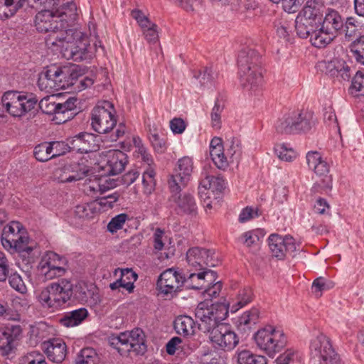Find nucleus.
<instances>
[{"instance_id": "obj_29", "label": "nucleus", "mask_w": 364, "mask_h": 364, "mask_svg": "<svg viewBox=\"0 0 364 364\" xmlns=\"http://www.w3.org/2000/svg\"><path fill=\"white\" fill-rule=\"evenodd\" d=\"M326 73L332 77H341L343 80H348L350 77V68L346 62L341 59H333L322 63Z\"/></svg>"}, {"instance_id": "obj_7", "label": "nucleus", "mask_w": 364, "mask_h": 364, "mask_svg": "<svg viewBox=\"0 0 364 364\" xmlns=\"http://www.w3.org/2000/svg\"><path fill=\"white\" fill-rule=\"evenodd\" d=\"M312 124V117L310 114L293 110L280 116L274 127L280 134H295L309 130Z\"/></svg>"}, {"instance_id": "obj_23", "label": "nucleus", "mask_w": 364, "mask_h": 364, "mask_svg": "<svg viewBox=\"0 0 364 364\" xmlns=\"http://www.w3.org/2000/svg\"><path fill=\"white\" fill-rule=\"evenodd\" d=\"M106 158L104 168L109 175L120 173L128 162L127 154L120 150H109Z\"/></svg>"}, {"instance_id": "obj_61", "label": "nucleus", "mask_w": 364, "mask_h": 364, "mask_svg": "<svg viewBox=\"0 0 364 364\" xmlns=\"http://www.w3.org/2000/svg\"><path fill=\"white\" fill-rule=\"evenodd\" d=\"M119 198V193L118 192H114L112 194L100 198L98 200V202H96L97 206L100 205L105 208H112L114 203L118 200Z\"/></svg>"}, {"instance_id": "obj_64", "label": "nucleus", "mask_w": 364, "mask_h": 364, "mask_svg": "<svg viewBox=\"0 0 364 364\" xmlns=\"http://www.w3.org/2000/svg\"><path fill=\"white\" fill-rule=\"evenodd\" d=\"M323 119L328 126H331L334 128L338 127L337 118L331 107L325 108Z\"/></svg>"}, {"instance_id": "obj_28", "label": "nucleus", "mask_w": 364, "mask_h": 364, "mask_svg": "<svg viewBox=\"0 0 364 364\" xmlns=\"http://www.w3.org/2000/svg\"><path fill=\"white\" fill-rule=\"evenodd\" d=\"M343 19L340 14L334 9H328L321 26L323 29L336 36L343 29Z\"/></svg>"}, {"instance_id": "obj_45", "label": "nucleus", "mask_w": 364, "mask_h": 364, "mask_svg": "<svg viewBox=\"0 0 364 364\" xmlns=\"http://www.w3.org/2000/svg\"><path fill=\"white\" fill-rule=\"evenodd\" d=\"M194 77L198 80L201 86L211 85L215 79V72L211 67H205L194 74Z\"/></svg>"}, {"instance_id": "obj_9", "label": "nucleus", "mask_w": 364, "mask_h": 364, "mask_svg": "<svg viewBox=\"0 0 364 364\" xmlns=\"http://www.w3.org/2000/svg\"><path fill=\"white\" fill-rule=\"evenodd\" d=\"M110 343L120 354L131 351L136 354H144L146 350L145 335L140 328L121 333L119 336L112 338Z\"/></svg>"}, {"instance_id": "obj_17", "label": "nucleus", "mask_w": 364, "mask_h": 364, "mask_svg": "<svg viewBox=\"0 0 364 364\" xmlns=\"http://www.w3.org/2000/svg\"><path fill=\"white\" fill-rule=\"evenodd\" d=\"M214 252L210 250L195 247L186 252V261L191 270L201 271L208 269V267L215 265L213 259Z\"/></svg>"}, {"instance_id": "obj_11", "label": "nucleus", "mask_w": 364, "mask_h": 364, "mask_svg": "<svg viewBox=\"0 0 364 364\" xmlns=\"http://www.w3.org/2000/svg\"><path fill=\"white\" fill-rule=\"evenodd\" d=\"M1 244L6 250L14 249L18 252H31L28 247V237L22 225L17 221H12L6 225L1 234Z\"/></svg>"}, {"instance_id": "obj_44", "label": "nucleus", "mask_w": 364, "mask_h": 364, "mask_svg": "<svg viewBox=\"0 0 364 364\" xmlns=\"http://www.w3.org/2000/svg\"><path fill=\"white\" fill-rule=\"evenodd\" d=\"M275 153L278 157L284 161H292L296 157V151L286 144H277L274 148Z\"/></svg>"}, {"instance_id": "obj_63", "label": "nucleus", "mask_w": 364, "mask_h": 364, "mask_svg": "<svg viewBox=\"0 0 364 364\" xmlns=\"http://www.w3.org/2000/svg\"><path fill=\"white\" fill-rule=\"evenodd\" d=\"M210 284L206 283L204 294L205 296L210 297V299L217 297L222 289V284L220 282H216L210 286Z\"/></svg>"}, {"instance_id": "obj_2", "label": "nucleus", "mask_w": 364, "mask_h": 364, "mask_svg": "<svg viewBox=\"0 0 364 364\" xmlns=\"http://www.w3.org/2000/svg\"><path fill=\"white\" fill-rule=\"evenodd\" d=\"M260 56L253 49L245 48L238 55L237 65L240 82L244 88L255 91L262 81V69L259 66Z\"/></svg>"}, {"instance_id": "obj_43", "label": "nucleus", "mask_w": 364, "mask_h": 364, "mask_svg": "<svg viewBox=\"0 0 364 364\" xmlns=\"http://www.w3.org/2000/svg\"><path fill=\"white\" fill-rule=\"evenodd\" d=\"M226 154L230 162L237 161L241 155L240 141L237 138H232L228 141L226 148Z\"/></svg>"}, {"instance_id": "obj_62", "label": "nucleus", "mask_w": 364, "mask_h": 364, "mask_svg": "<svg viewBox=\"0 0 364 364\" xmlns=\"http://www.w3.org/2000/svg\"><path fill=\"white\" fill-rule=\"evenodd\" d=\"M155 171L151 166H148L147 169L144 172L142 176V182L144 186L149 188V191L153 188L154 186Z\"/></svg>"}, {"instance_id": "obj_1", "label": "nucleus", "mask_w": 364, "mask_h": 364, "mask_svg": "<svg viewBox=\"0 0 364 364\" xmlns=\"http://www.w3.org/2000/svg\"><path fill=\"white\" fill-rule=\"evenodd\" d=\"M77 6L73 1L63 4L55 11L43 9L35 18L39 32L48 33L46 46L60 52L68 59L81 61L90 59L93 55L88 37L81 31L67 29L77 18Z\"/></svg>"}, {"instance_id": "obj_57", "label": "nucleus", "mask_w": 364, "mask_h": 364, "mask_svg": "<svg viewBox=\"0 0 364 364\" xmlns=\"http://www.w3.org/2000/svg\"><path fill=\"white\" fill-rule=\"evenodd\" d=\"M11 271L6 255L0 251V282H5Z\"/></svg>"}, {"instance_id": "obj_55", "label": "nucleus", "mask_w": 364, "mask_h": 364, "mask_svg": "<svg viewBox=\"0 0 364 364\" xmlns=\"http://www.w3.org/2000/svg\"><path fill=\"white\" fill-rule=\"evenodd\" d=\"M127 219V215L124 213L116 215L108 223L107 230L112 233L116 232L117 230L122 228Z\"/></svg>"}, {"instance_id": "obj_41", "label": "nucleus", "mask_w": 364, "mask_h": 364, "mask_svg": "<svg viewBox=\"0 0 364 364\" xmlns=\"http://www.w3.org/2000/svg\"><path fill=\"white\" fill-rule=\"evenodd\" d=\"M303 358L301 352L294 348H288L276 359L277 364H291L300 362Z\"/></svg>"}, {"instance_id": "obj_34", "label": "nucleus", "mask_w": 364, "mask_h": 364, "mask_svg": "<svg viewBox=\"0 0 364 364\" xmlns=\"http://www.w3.org/2000/svg\"><path fill=\"white\" fill-rule=\"evenodd\" d=\"M96 291L95 287H89L86 283L80 282L75 287H73V296L79 301L86 303L92 299H95Z\"/></svg>"}, {"instance_id": "obj_39", "label": "nucleus", "mask_w": 364, "mask_h": 364, "mask_svg": "<svg viewBox=\"0 0 364 364\" xmlns=\"http://www.w3.org/2000/svg\"><path fill=\"white\" fill-rule=\"evenodd\" d=\"M97 213L96 202L77 205L74 210L75 217L80 219L92 218Z\"/></svg>"}, {"instance_id": "obj_33", "label": "nucleus", "mask_w": 364, "mask_h": 364, "mask_svg": "<svg viewBox=\"0 0 364 364\" xmlns=\"http://www.w3.org/2000/svg\"><path fill=\"white\" fill-rule=\"evenodd\" d=\"M88 311L85 308H79L68 312L60 319L62 326L70 328L81 324L88 316Z\"/></svg>"}, {"instance_id": "obj_37", "label": "nucleus", "mask_w": 364, "mask_h": 364, "mask_svg": "<svg viewBox=\"0 0 364 364\" xmlns=\"http://www.w3.org/2000/svg\"><path fill=\"white\" fill-rule=\"evenodd\" d=\"M99 355L92 348H82L75 358V364H99Z\"/></svg>"}, {"instance_id": "obj_19", "label": "nucleus", "mask_w": 364, "mask_h": 364, "mask_svg": "<svg viewBox=\"0 0 364 364\" xmlns=\"http://www.w3.org/2000/svg\"><path fill=\"white\" fill-rule=\"evenodd\" d=\"M269 249L275 257L282 259L286 254H291L296 250L294 239L290 235L282 237L272 234L268 238Z\"/></svg>"}, {"instance_id": "obj_20", "label": "nucleus", "mask_w": 364, "mask_h": 364, "mask_svg": "<svg viewBox=\"0 0 364 364\" xmlns=\"http://www.w3.org/2000/svg\"><path fill=\"white\" fill-rule=\"evenodd\" d=\"M183 274V284L187 289H202L206 283L212 284L215 280V272L210 269L195 271Z\"/></svg>"}, {"instance_id": "obj_8", "label": "nucleus", "mask_w": 364, "mask_h": 364, "mask_svg": "<svg viewBox=\"0 0 364 364\" xmlns=\"http://www.w3.org/2000/svg\"><path fill=\"white\" fill-rule=\"evenodd\" d=\"M38 102L36 97L17 91H7L1 97V107L14 117H21L32 110Z\"/></svg>"}, {"instance_id": "obj_36", "label": "nucleus", "mask_w": 364, "mask_h": 364, "mask_svg": "<svg viewBox=\"0 0 364 364\" xmlns=\"http://www.w3.org/2000/svg\"><path fill=\"white\" fill-rule=\"evenodd\" d=\"M174 328L180 335H193L194 333V321L190 316H179L174 321Z\"/></svg>"}, {"instance_id": "obj_46", "label": "nucleus", "mask_w": 364, "mask_h": 364, "mask_svg": "<svg viewBox=\"0 0 364 364\" xmlns=\"http://www.w3.org/2000/svg\"><path fill=\"white\" fill-rule=\"evenodd\" d=\"M333 287L334 283L332 281L321 277L313 282L311 289L316 296H321L322 291L331 289Z\"/></svg>"}, {"instance_id": "obj_24", "label": "nucleus", "mask_w": 364, "mask_h": 364, "mask_svg": "<svg viewBox=\"0 0 364 364\" xmlns=\"http://www.w3.org/2000/svg\"><path fill=\"white\" fill-rule=\"evenodd\" d=\"M307 165L309 169L312 170L318 176L326 177L328 181H330V177L327 176L329 172L330 165L324 159L321 153L317 151H310L306 155Z\"/></svg>"}, {"instance_id": "obj_27", "label": "nucleus", "mask_w": 364, "mask_h": 364, "mask_svg": "<svg viewBox=\"0 0 364 364\" xmlns=\"http://www.w3.org/2000/svg\"><path fill=\"white\" fill-rule=\"evenodd\" d=\"M210 154L215 166L220 169H225L228 166L229 159L224 148L222 140L219 137H214L210 143Z\"/></svg>"}, {"instance_id": "obj_54", "label": "nucleus", "mask_w": 364, "mask_h": 364, "mask_svg": "<svg viewBox=\"0 0 364 364\" xmlns=\"http://www.w3.org/2000/svg\"><path fill=\"white\" fill-rule=\"evenodd\" d=\"M352 93L364 95V72L358 71L352 80L350 86Z\"/></svg>"}, {"instance_id": "obj_56", "label": "nucleus", "mask_w": 364, "mask_h": 364, "mask_svg": "<svg viewBox=\"0 0 364 364\" xmlns=\"http://www.w3.org/2000/svg\"><path fill=\"white\" fill-rule=\"evenodd\" d=\"M223 109V105H220L218 100H216L210 114L212 127L215 129H219L220 127V115Z\"/></svg>"}, {"instance_id": "obj_6", "label": "nucleus", "mask_w": 364, "mask_h": 364, "mask_svg": "<svg viewBox=\"0 0 364 364\" xmlns=\"http://www.w3.org/2000/svg\"><path fill=\"white\" fill-rule=\"evenodd\" d=\"M126 132V127L123 124H119L114 132L105 136L103 139L101 136L90 133H82L75 136L70 141V147L73 151L80 153H89L97 151L100 148V142L116 141L122 137Z\"/></svg>"}, {"instance_id": "obj_10", "label": "nucleus", "mask_w": 364, "mask_h": 364, "mask_svg": "<svg viewBox=\"0 0 364 364\" xmlns=\"http://www.w3.org/2000/svg\"><path fill=\"white\" fill-rule=\"evenodd\" d=\"M91 115V126L99 134H109L117 125L115 109L109 101L99 102Z\"/></svg>"}, {"instance_id": "obj_53", "label": "nucleus", "mask_w": 364, "mask_h": 364, "mask_svg": "<svg viewBox=\"0 0 364 364\" xmlns=\"http://www.w3.org/2000/svg\"><path fill=\"white\" fill-rule=\"evenodd\" d=\"M143 35L145 39L149 43H155L159 39L157 26L153 22H150L145 27L141 28Z\"/></svg>"}, {"instance_id": "obj_25", "label": "nucleus", "mask_w": 364, "mask_h": 364, "mask_svg": "<svg viewBox=\"0 0 364 364\" xmlns=\"http://www.w3.org/2000/svg\"><path fill=\"white\" fill-rule=\"evenodd\" d=\"M120 273V277L115 282L109 284L112 290H116L119 288L126 289L129 293H132L134 289V282L136 281L138 276L132 269H116L114 274Z\"/></svg>"}, {"instance_id": "obj_48", "label": "nucleus", "mask_w": 364, "mask_h": 364, "mask_svg": "<svg viewBox=\"0 0 364 364\" xmlns=\"http://www.w3.org/2000/svg\"><path fill=\"white\" fill-rule=\"evenodd\" d=\"M21 364H47L45 355L37 350L31 351L21 357Z\"/></svg>"}, {"instance_id": "obj_4", "label": "nucleus", "mask_w": 364, "mask_h": 364, "mask_svg": "<svg viewBox=\"0 0 364 364\" xmlns=\"http://www.w3.org/2000/svg\"><path fill=\"white\" fill-rule=\"evenodd\" d=\"M73 296V284L66 279L53 282L39 294V302L44 308L55 311L61 308Z\"/></svg>"}, {"instance_id": "obj_18", "label": "nucleus", "mask_w": 364, "mask_h": 364, "mask_svg": "<svg viewBox=\"0 0 364 364\" xmlns=\"http://www.w3.org/2000/svg\"><path fill=\"white\" fill-rule=\"evenodd\" d=\"M193 163L191 158L184 156L178 161L176 173L172 175L168 181L171 192H178L183 188L190 179L193 171Z\"/></svg>"}, {"instance_id": "obj_35", "label": "nucleus", "mask_w": 364, "mask_h": 364, "mask_svg": "<svg viewBox=\"0 0 364 364\" xmlns=\"http://www.w3.org/2000/svg\"><path fill=\"white\" fill-rule=\"evenodd\" d=\"M335 37L321 26L319 29L316 28L312 33L310 36V41L314 47L321 48L329 44Z\"/></svg>"}, {"instance_id": "obj_59", "label": "nucleus", "mask_w": 364, "mask_h": 364, "mask_svg": "<svg viewBox=\"0 0 364 364\" xmlns=\"http://www.w3.org/2000/svg\"><path fill=\"white\" fill-rule=\"evenodd\" d=\"M343 28H344L343 31L345 33V36L348 41H350L353 38L355 37L358 28L357 26L355 24V20L353 18H347Z\"/></svg>"}, {"instance_id": "obj_31", "label": "nucleus", "mask_w": 364, "mask_h": 364, "mask_svg": "<svg viewBox=\"0 0 364 364\" xmlns=\"http://www.w3.org/2000/svg\"><path fill=\"white\" fill-rule=\"evenodd\" d=\"M324 9L323 0H307L299 14L320 23Z\"/></svg>"}, {"instance_id": "obj_58", "label": "nucleus", "mask_w": 364, "mask_h": 364, "mask_svg": "<svg viewBox=\"0 0 364 364\" xmlns=\"http://www.w3.org/2000/svg\"><path fill=\"white\" fill-rule=\"evenodd\" d=\"M134 144L138 149V154L141 156L142 161L148 166H151L154 164L153 158L151 155L148 153L146 149L141 144V140L139 139H135Z\"/></svg>"}, {"instance_id": "obj_30", "label": "nucleus", "mask_w": 364, "mask_h": 364, "mask_svg": "<svg viewBox=\"0 0 364 364\" xmlns=\"http://www.w3.org/2000/svg\"><path fill=\"white\" fill-rule=\"evenodd\" d=\"M178 192H171V200L176 203L178 213L193 214L196 212V204L193 197L188 193L179 194Z\"/></svg>"}, {"instance_id": "obj_40", "label": "nucleus", "mask_w": 364, "mask_h": 364, "mask_svg": "<svg viewBox=\"0 0 364 364\" xmlns=\"http://www.w3.org/2000/svg\"><path fill=\"white\" fill-rule=\"evenodd\" d=\"M252 298V289L250 288H244L239 291L235 301L231 305L230 311L232 312H236L240 309L250 303Z\"/></svg>"}, {"instance_id": "obj_42", "label": "nucleus", "mask_w": 364, "mask_h": 364, "mask_svg": "<svg viewBox=\"0 0 364 364\" xmlns=\"http://www.w3.org/2000/svg\"><path fill=\"white\" fill-rule=\"evenodd\" d=\"M21 8L19 2L14 0L0 1V19L4 20L14 16Z\"/></svg>"}, {"instance_id": "obj_3", "label": "nucleus", "mask_w": 364, "mask_h": 364, "mask_svg": "<svg viewBox=\"0 0 364 364\" xmlns=\"http://www.w3.org/2000/svg\"><path fill=\"white\" fill-rule=\"evenodd\" d=\"M228 315V307L224 303L210 304L205 301L199 303L195 310L198 328L208 335L223 323Z\"/></svg>"}, {"instance_id": "obj_47", "label": "nucleus", "mask_w": 364, "mask_h": 364, "mask_svg": "<svg viewBox=\"0 0 364 364\" xmlns=\"http://www.w3.org/2000/svg\"><path fill=\"white\" fill-rule=\"evenodd\" d=\"M35 158L39 161H47L53 157L50 156V144L48 142H43L35 146L33 151Z\"/></svg>"}, {"instance_id": "obj_50", "label": "nucleus", "mask_w": 364, "mask_h": 364, "mask_svg": "<svg viewBox=\"0 0 364 364\" xmlns=\"http://www.w3.org/2000/svg\"><path fill=\"white\" fill-rule=\"evenodd\" d=\"M7 279H9V283L11 287L16 291L21 294H25L26 292V286L20 274L17 272H11V271Z\"/></svg>"}, {"instance_id": "obj_26", "label": "nucleus", "mask_w": 364, "mask_h": 364, "mask_svg": "<svg viewBox=\"0 0 364 364\" xmlns=\"http://www.w3.org/2000/svg\"><path fill=\"white\" fill-rule=\"evenodd\" d=\"M48 358L54 363H61L66 356V345L63 341L55 338L43 343Z\"/></svg>"}, {"instance_id": "obj_12", "label": "nucleus", "mask_w": 364, "mask_h": 364, "mask_svg": "<svg viewBox=\"0 0 364 364\" xmlns=\"http://www.w3.org/2000/svg\"><path fill=\"white\" fill-rule=\"evenodd\" d=\"M67 260L54 252H46L38 264L40 274L45 280H51L65 274Z\"/></svg>"}, {"instance_id": "obj_14", "label": "nucleus", "mask_w": 364, "mask_h": 364, "mask_svg": "<svg viewBox=\"0 0 364 364\" xmlns=\"http://www.w3.org/2000/svg\"><path fill=\"white\" fill-rule=\"evenodd\" d=\"M213 346L218 350H232L239 343V338L231 327L223 323L208 336Z\"/></svg>"}, {"instance_id": "obj_49", "label": "nucleus", "mask_w": 364, "mask_h": 364, "mask_svg": "<svg viewBox=\"0 0 364 364\" xmlns=\"http://www.w3.org/2000/svg\"><path fill=\"white\" fill-rule=\"evenodd\" d=\"M350 50L356 61L364 65V36L360 37L351 44Z\"/></svg>"}, {"instance_id": "obj_38", "label": "nucleus", "mask_w": 364, "mask_h": 364, "mask_svg": "<svg viewBox=\"0 0 364 364\" xmlns=\"http://www.w3.org/2000/svg\"><path fill=\"white\" fill-rule=\"evenodd\" d=\"M237 361L238 364H267L264 356L253 354L247 350L237 352Z\"/></svg>"}, {"instance_id": "obj_52", "label": "nucleus", "mask_w": 364, "mask_h": 364, "mask_svg": "<svg viewBox=\"0 0 364 364\" xmlns=\"http://www.w3.org/2000/svg\"><path fill=\"white\" fill-rule=\"evenodd\" d=\"M70 169V176H73V182L83 179L88 173L89 168L83 164H74L68 166Z\"/></svg>"}, {"instance_id": "obj_32", "label": "nucleus", "mask_w": 364, "mask_h": 364, "mask_svg": "<svg viewBox=\"0 0 364 364\" xmlns=\"http://www.w3.org/2000/svg\"><path fill=\"white\" fill-rule=\"evenodd\" d=\"M259 315V310L256 308L245 311L235 321L237 329L245 333L250 331L258 322Z\"/></svg>"}, {"instance_id": "obj_5", "label": "nucleus", "mask_w": 364, "mask_h": 364, "mask_svg": "<svg viewBox=\"0 0 364 364\" xmlns=\"http://www.w3.org/2000/svg\"><path fill=\"white\" fill-rule=\"evenodd\" d=\"M254 338L257 346L272 358L280 352L287 343V338L283 330L271 325L258 330Z\"/></svg>"}, {"instance_id": "obj_60", "label": "nucleus", "mask_w": 364, "mask_h": 364, "mask_svg": "<svg viewBox=\"0 0 364 364\" xmlns=\"http://www.w3.org/2000/svg\"><path fill=\"white\" fill-rule=\"evenodd\" d=\"M304 1V0H282L280 3L286 12L293 14L299 11Z\"/></svg>"}, {"instance_id": "obj_51", "label": "nucleus", "mask_w": 364, "mask_h": 364, "mask_svg": "<svg viewBox=\"0 0 364 364\" xmlns=\"http://www.w3.org/2000/svg\"><path fill=\"white\" fill-rule=\"evenodd\" d=\"M48 143L50 144V149L51 152L50 156L53 158L63 155L71 149L70 144L68 145L64 141H54Z\"/></svg>"}, {"instance_id": "obj_16", "label": "nucleus", "mask_w": 364, "mask_h": 364, "mask_svg": "<svg viewBox=\"0 0 364 364\" xmlns=\"http://www.w3.org/2000/svg\"><path fill=\"white\" fill-rule=\"evenodd\" d=\"M60 98V94H51L44 97L38 103L39 108L45 114L56 115L68 114L69 112L76 108L75 98L70 97L63 102H59Z\"/></svg>"}, {"instance_id": "obj_22", "label": "nucleus", "mask_w": 364, "mask_h": 364, "mask_svg": "<svg viewBox=\"0 0 364 364\" xmlns=\"http://www.w3.org/2000/svg\"><path fill=\"white\" fill-rule=\"evenodd\" d=\"M22 336V327L18 325H7L0 330V351L2 355H8L14 349L15 342Z\"/></svg>"}, {"instance_id": "obj_15", "label": "nucleus", "mask_w": 364, "mask_h": 364, "mask_svg": "<svg viewBox=\"0 0 364 364\" xmlns=\"http://www.w3.org/2000/svg\"><path fill=\"white\" fill-rule=\"evenodd\" d=\"M67 74L63 68L56 66H50L42 73L38 78V85L41 90L46 92H55L59 90L65 88L64 80Z\"/></svg>"}, {"instance_id": "obj_13", "label": "nucleus", "mask_w": 364, "mask_h": 364, "mask_svg": "<svg viewBox=\"0 0 364 364\" xmlns=\"http://www.w3.org/2000/svg\"><path fill=\"white\" fill-rule=\"evenodd\" d=\"M311 356L318 364H338V357L333 349L328 338L320 333L313 338L310 344Z\"/></svg>"}, {"instance_id": "obj_21", "label": "nucleus", "mask_w": 364, "mask_h": 364, "mask_svg": "<svg viewBox=\"0 0 364 364\" xmlns=\"http://www.w3.org/2000/svg\"><path fill=\"white\" fill-rule=\"evenodd\" d=\"M157 286L159 291L164 294L176 292L183 286V274L173 268H169L160 274Z\"/></svg>"}]
</instances>
